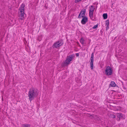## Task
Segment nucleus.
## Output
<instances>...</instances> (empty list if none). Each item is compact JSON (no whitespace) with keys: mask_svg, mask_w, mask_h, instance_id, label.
Segmentation results:
<instances>
[{"mask_svg":"<svg viewBox=\"0 0 127 127\" xmlns=\"http://www.w3.org/2000/svg\"><path fill=\"white\" fill-rule=\"evenodd\" d=\"M35 95L34 89L32 88L30 89L29 91L28 96L29 97V100L30 101L33 100Z\"/></svg>","mask_w":127,"mask_h":127,"instance_id":"nucleus-1","label":"nucleus"},{"mask_svg":"<svg viewBox=\"0 0 127 127\" xmlns=\"http://www.w3.org/2000/svg\"><path fill=\"white\" fill-rule=\"evenodd\" d=\"M73 57L72 56H69L67 57L66 60L63 64V66H65L69 64L73 59Z\"/></svg>","mask_w":127,"mask_h":127,"instance_id":"nucleus-2","label":"nucleus"},{"mask_svg":"<svg viewBox=\"0 0 127 127\" xmlns=\"http://www.w3.org/2000/svg\"><path fill=\"white\" fill-rule=\"evenodd\" d=\"M112 70L109 66H108L106 67L105 70V74L107 75H110L112 74Z\"/></svg>","mask_w":127,"mask_h":127,"instance_id":"nucleus-3","label":"nucleus"},{"mask_svg":"<svg viewBox=\"0 0 127 127\" xmlns=\"http://www.w3.org/2000/svg\"><path fill=\"white\" fill-rule=\"evenodd\" d=\"M63 44V43L62 41L60 40L54 43L53 45V48H57L62 45Z\"/></svg>","mask_w":127,"mask_h":127,"instance_id":"nucleus-4","label":"nucleus"},{"mask_svg":"<svg viewBox=\"0 0 127 127\" xmlns=\"http://www.w3.org/2000/svg\"><path fill=\"white\" fill-rule=\"evenodd\" d=\"M86 10L85 9H82L80 13L79 16L78 18H81L84 17L86 13Z\"/></svg>","mask_w":127,"mask_h":127,"instance_id":"nucleus-5","label":"nucleus"},{"mask_svg":"<svg viewBox=\"0 0 127 127\" xmlns=\"http://www.w3.org/2000/svg\"><path fill=\"white\" fill-rule=\"evenodd\" d=\"M25 14H22V13H19L18 15V20L19 22H21L22 23V20H25V18L24 16V15Z\"/></svg>","mask_w":127,"mask_h":127,"instance_id":"nucleus-6","label":"nucleus"},{"mask_svg":"<svg viewBox=\"0 0 127 127\" xmlns=\"http://www.w3.org/2000/svg\"><path fill=\"white\" fill-rule=\"evenodd\" d=\"M25 7V5L24 4H22L20 7L19 10L20 12H19V13L25 14L24 9Z\"/></svg>","mask_w":127,"mask_h":127,"instance_id":"nucleus-7","label":"nucleus"},{"mask_svg":"<svg viewBox=\"0 0 127 127\" xmlns=\"http://www.w3.org/2000/svg\"><path fill=\"white\" fill-rule=\"evenodd\" d=\"M82 18H83L81 21V23L82 25H85L88 21V18L86 16Z\"/></svg>","mask_w":127,"mask_h":127,"instance_id":"nucleus-8","label":"nucleus"},{"mask_svg":"<svg viewBox=\"0 0 127 127\" xmlns=\"http://www.w3.org/2000/svg\"><path fill=\"white\" fill-rule=\"evenodd\" d=\"M95 8L92 5H91L89 7V14H93Z\"/></svg>","mask_w":127,"mask_h":127,"instance_id":"nucleus-9","label":"nucleus"},{"mask_svg":"<svg viewBox=\"0 0 127 127\" xmlns=\"http://www.w3.org/2000/svg\"><path fill=\"white\" fill-rule=\"evenodd\" d=\"M89 15L90 19L92 21H94L95 20V17L93 16V14H89Z\"/></svg>","mask_w":127,"mask_h":127,"instance_id":"nucleus-10","label":"nucleus"},{"mask_svg":"<svg viewBox=\"0 0 127 127\" xmlns=\"http://www.w3.org/2000/svg\"><path fill=\"white\" fill-rule=\"evenodd\" d=\"M116 85V84L114 81H112L111 82L110 86L111 87H115Z\"/></svg>","mask_w":127,"mask_h":127,"instance_id":"nucleus-11","label":"nucleus"},{"mask_svg":"<svg viewBox=\"0 0 127 127\" xmlns=\"http://www.w3.org/2000/svg\"><path fill=\"white\" fill-rule=\"evenodd\" d=\"M30 125L29 124H23L22 125L21 127H30Z\"/></svg>","mask_w":127,"mask_h":127,"instance_id":"nucleus-12","label":"nucleus"},{"mask_svg":"<svg viewBox=\"0 0 127 127\" xmlns=\"http://www.w3.org/2000/svg\"><path fill=\"white\" fill-rule=\"evenodd\" d=\"M93 62L94 61H91L90 63V67L92 69H93L94 68L93 67Z\"/></svg>","mask_w":127,"mask_h":127,"instance_id":"nucleus-13","label":"nucleus"},{"mask_svg":"<svg viewBox=\"0 0 127 127\" xmlns=\"http://www.w3.org/2000/svg\"><path fill=\"white\" fill-rule=\"evenodd\" d=\"M103 19H106L107 18V13H104L103 14Z\"/></svg>","mask_w":127,"mask_h":127,"instance_id":"nucleus-14","label":"nucleus"},{"mask_svg":"<svg viewBox=\"0 0 127 127\" xmlns=\"http://www.w3.org/2000/svg\"><path fill=\"white\" fill-rule=\"evenodd\" d=\"M109 21L108 20L106 21L105 25L106 26H107L106 27L107 30L108 29V28H109L108 26L109 25Z\"/></svg>","mask_w":127,"mask_h":127,"instance_id":"nucleus-15","label":"nucleus"},{"mask_svg":"<svg viewBox=\"0 0 127 127\" xmlns=\"http://www.w3.org/2000/svg\"><path fill=\"white\" fill-rule=\"evenodd\" d=\"M84 39L83 38H81L80 40V42L82 44H83L84 43Z\"/></svg>","mask_w":127,"mask_h":127,"instance_id":"nucleus-16","label":"nucleus"},{"mask_svg":"<svg viewBox=\"0 0 127 127\" xmlns=\"http://www.w3.org/2000/svg\"><path fill=\"white\" fill-rule=\"evenodd\" d=\"M94 53H92L91 55V58L90 60L91 61H94Z\"/></svg>","mask_w":127,"mask_h":127,"instance_id":"nucleus-17","label":"nucleus"},{"mask_svg":"<svg viewBox=\"0 0 127 127\" xmlns=\"http://www.w3.org/2000/svg\"><path fill=\"white\" fill-rule=\"evenodd\" d=\"M110 116L112 118H115L116 117V116L113 114H111L110 115Z\"/></svg>","mask_w":127,"mask_h":127,"instance_id":"nucleus-18","label":"nucleus"},{"mask_svg":"<svg viewBox=\"0 0 127 127\" xmlns=\"http://www.w3.org/2000/svg\"><path fill=\"white\" fill-rule=\"evenodd\" d=\"M98 26V24L94 26V27L92 28L93 29H96L97 28Z\"/></svg>","mask_w":127,"mask_h":127,"instance_id":"nucleus-19","label":"nucleus"},{"mask_svg":"<svg viewBox=\"0 0 127 127\" xmlns=\"http://www.w3.org/2000/svg\"><path fill=\"white\" fill-rule=\"evenodd\" d=\"M121 117V114H118L117 115V117L119 118V119L120 120Z\"/></svg>","mask_w":127,"mask_h":127,"instance_id":"nucleus-20","label":"nucleus"},{"mask_svg":"<svg viewBox=\"0 0 127 127\" xmlns=\"http://www.w3.org/2000/svg\"><path fill=\"white\" fill-rule=\"evenodd\" d=\"M76 56L77 57L79 56V54L78 53H77L76 54Z\"/></svg>","mask_w":127,"mask_h":127,"instance_id":"nucleus-21","label":"nucleus"}]
</instances>
